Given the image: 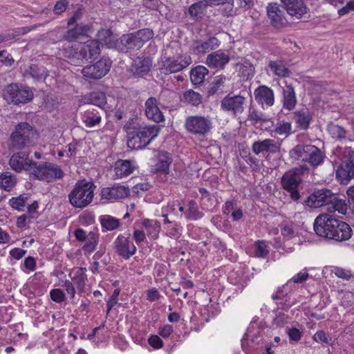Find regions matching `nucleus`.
<instances>
[{"label": "nucleus", "instance_id": "29", "mask_svg": "<svg viewBox=\"0 0 354 354\" xmlns=\"http://www.w3.org/2000/svg\"><path fill=\"white\" fill-rule=\"evenodd\" d=\"M82 120L86 127L92 128L100 124L102 115L98 109H88L82 113Z\"/></svg>", "mask_w": 354, "mask_h": 354}, {"label": "nucleus", "instance_id": "15", "mask_svg": "<svg viewBox=\"0 0 354 354\" xmlns=\"http://www.w3.org/2000/svg\"><path fill=\"white\" fill-rule=\"evenodd\" d=\"M246 98L241 95H227L221 102V109L233 116L241 115L244 111Z\"/></svg>", "mask_w": 354, "mask_h": 354}, {"label": "nucleus", "instance_id": "5", "mask_svg": "<svg viewBox=\"0 0 354 354\" xmlns=\"http://www.w3.org/2000/svg\"><path fill=\"white\" fill-rule=\"evenodd\" d=\"M96 186L92 181L86 179L78 180L68 194L70 204L75 207L83 209L93 201Z\"/></svg>", "mask_w": 354, "mask_h": 354}, {"label": "nucleus", "instance_id": "64", "mask_svg": "<svg viewBox=\"0 0 354 354\" xmlns=\"http://www.w3.org/2000/svg\"><path fill=\"white\" fill-rule=\"evenodd\" d=\"M346 194L348 196V202L349 204V207L352 210L353 213L354 214V185L350 187L348 189Z\"/></svg>", "mask_w": 354, "mask_h": 354}, {"label": "nucleus", "instance_id": "45", "mask_svg": "<svg viewBox=\"0 0 354 354\" xmlns=\"http://www.w3.org/2000/svg\"><path fill=\"white\" fill-rule=\"evenodd\" d=\"M100 223L103 227L109 231L117 229L120 225L119 219L110 215L102 216L100 217Z\"/></svg>", "mask_w": 354, "mask_h": 354}, {"label": "nucleus", "instance_id": "14", "mask_svg": "<svg viewBox=\"0 0 354 354\" xmlns=\"http://www.w3.org/2000/svg\"><path fill=\"white\" fill-rule=\"evenodd\" d=\"M62 55L66 58L71 64L77 66L84 63L88 59L82 44L67 43L62 46L60 49Z\"/></svg>", "mask_w": 354, "mask_h": 354}, {"label": "nucleus", "instance_id": "20", "mask_svg": "<svg viewBox=\"0 0 354 354\" xmlns=\"http://www.w3.org/2000/svg\"><path fill=\"white\" fill-rule=\"evenodd\" d=\"M113 246L116 253L124 259H129L137 251L136 245L129 237L120 234L114 241Z\"/></svg>", "mask_w": 354, "mask_h": 354}, {"label": "nucleus", "instance_id": "61", "mask_svg": "<svg viewBox=\"0 0 354 354\" xmlns=\"http://www.w3.org/2000/svg\"><path fill=\"white\" fill-rule=\"evenodd\" d=\"M68 5V1L67 0L58 1L54 6V12L56 15H60L63 13L66 10Z\"/></svg>", "mask_w": 354, "mask_h": 354}, {"label": "nucleus", "instance_id": "59", "mask_svg": "<svg viewBox=\"0 0 354 354\" xmlns=\"http://www.w3.org/2000/svg\"><path fill=\"white\" fill-rule=\"evenodd\" d=\"M246 162L250 166L253 171H259L261 169V161L252 156H248L245 159Z\"/></svg>", "mask_w": 354, "mask_h": 354}, {"label": "nucleus", "instance_id": "57", "mask_svg": "<svg viewBox=\"0 0 354 354\" xmlns=\"http://www.w3.org/2000/svg\"><path fill=\"white\" fill-rule=\"evenodd\" d=\"M309 277V274L307 272H300L297 273L295 276H294L291 279H290L286 286H288L292 282L295 283H300L305 281Z\"/></svg>", "mask_w": 354, "mask_h": 354}, {"label": "nucleus", "instance_id": "21", "mask_svg": "<svg viewBox=\"0 0 354 354\" xmlns=\"http://www.w3.org/2000/svg\"><path fill=\"white\" fill-rule=\"evenodd\" d=\"M288 14L296 19H301L307 13L308 8L303 0H281Z\"/></svg>", "mask_w": 354, "mask_h": 354}, {"label": "nucleus", "instance_id": "49", "mask_svg": "<svg viewBox=\"0 0 354 354\" xmlns=\"http://www.w3.org/2000/svg\"><path fill=\"white\" fill-rule=\"evenodd\" d=\"M170 164L169 153L167 152L161 153L158 155V162L156 165V169L158 171L167 172Z\"/></svg>", "mask_w": 354, "mask_h": 354}, {"label": "nucleus", "instance_id": "53", "mask_svg": "<svg viewBox=\"0 0 354 354\" xmlns=\"http://www.w3.org/2000/svg\"><path fill=\"white\" fill-rule=\"evenodd\" d=\"M248 120L254 124L263 123L268 120L265 114L255 109L250 110L248 115Z\"/></svg>", "mask_w": 354, "mask_h": 354}, {"label": "nucleus", "instance_id": "24", "mask_svg": "<svg viewBox=\"0 0 354 354\" xmlns=\"http://www.w3.org/2000/svg\"><path fill=\"white\" fill-rule=\"evenodd\" d=\"M255 100L262 105L266 104L268 106H271L274 102V95L273 91L265 86H259L255 89L254 92Z\"/></svg>", "mask_w": 354, "mask_h": 354}, {"label": "nucleus", "instance_id": "62", "mask_svg": "<svg viewBox=\"0 0 354 354\" xmlns=\"http://www.w3.org/2000/svg\"><path fill=\"white\" fill-rule=\"evenodd\" d=\"M147 299L150 301H158L160 297L159 291L156 288L149 289L147 292Z\"/></svg>", "mask_w": 354, "mask_h": 354}, {"label": "nucleus", "instance_id": "16", "mask_svg": "<svg viewBox=\"0 0 354 354\" xmlns=\"http://www.w3.org/2000/svg\"><path fill=\"white\" fill-rule=\"evenodd\" d=\"M29 153L26 150L14 153L9 160L11 169L18 173L24 170L30 174L35 162L29 158Z\"/></svg>", "mask_w": 354, "mask_h": 354}, {"label": "nucleus", "instance_id": "9", "mask_svg": "<svg viewBox=\"0 0 354 354\" xmlns=\"http://www.w3.org/2000/svg\"><path fill=\"white\" fill-rule=\"evenodd\" d=\"M308 171L307 165H302L299 167H295L286 171L281 178L282 187L290 193L291 198L294 201H297L300 197L297 187L302 180L303 174Z\"/></svg>", "mask_w": 354, "mask_h": 354}, {"label": "nucleus", "instance_id": "18", "mask_svg": "<svg viewBox=\"0 0 354 354\" xmlns=\"http://www.w3.org/2000/svg\"><path fill=\"white\" fill-rule=\"evenodd\" d=\"M130 194L129 187L120 184H115L112 187H103L101 189V200L106 202H113L116 200L125 198Z\"/></svg>", "mask_w": 354, "mask_h": 354}, {"label": "nucleus", "instance_id": "33", "mask_svg": "<svg viewBox=\"0 0 354 354\" xmlns=\"http://www.w3.org/2000/svg\"><path fill=\"white\" fill-rule=\"evenodd\" d=\"M294 120L301 129L306 130L309 127L312 116L308 110L302 109L294 113Z\"/></svg>", "mask_w": 354, "mask_h": 354}, {"label": "nucleus", "instance_id": "55", "mask_svg": "<svg viewBox=\"0 0 354 354\" xmlns=\"http://www.w3.org/2000/svg\"><path fill=\"white\" fill-rule=\"evenodd\" d=\"M182 227L176 223L167 230V235L170 238L178 239L181 236Z\"/></svg>", "mask_w": 354, "mask_h": 354}, {"label": "nucleus", "instance_id": "39", "mask_svg": "<svg viewBox=\"0 0 354 354\" xmlns=\"http://www.w3.org/2000/svg\"><path fill=\"white\" fill-rule=\"evenodd\" d=\"M332 201H333L328 204V207L326 208L327 212L329 213L338 212L342 214H345L346 213L347 204L344 200L338 198L334 194V200Z\"/></svg>", "mask_w": 354, "mask_h": 354}, {"label": "nucleus", "instance_id": "17", "mask_svg": "<svg viewBox=\"0 0 354 354\" xmlns=\"http://www.w3.org/2000/svg\"><path fill=\"white\" fill-rule=\"evenodd\" d=\"M332 200H334V194L328 189H322L309 196L305 202L308 206L313 208L322 206L328 207Z\"/></svg>", "mask_w": 354, "mask_h": 354}, {"label": "nucleus", "instance_id": "60", "mask_svg": "<svg viewBox=\"0 0 354 354\" xmlns=\"http://www.w3.org/2000/svg\"><path fill=\"white\" fill-rule=\"evenodd\" d=\"M148 342L149 345L156 349L160 348L163 346L162 340L156 335H151Z\"/></svg>", "mask_w": 354, "mask_h": 354}, {"label": "nucleus", "instance_id": "37", "mask_svg": "<svg viewBox=\"0 0 354 354\" xmlns=\"http://www.w3.org/2000/svg\"><path fill=\"white\" fill-rule=\"evenodd\" d=\"M17 184V177L11 172L6 171L0 176V187L5 191H10Z\"/></svg>", "mask_w": 354, "mask_h": 354}, {"label": "nucleus", "instance_id": "23", "mask_svg": "<svg viewBox=\"0 0 354 354\" xmlns=\"http://www.w3.org/2000/svg\"><path fill=\"white\" fill-rule=\"evenodd\" d=\"M267 14L272 24L276 26L287 23L283 10L277 3H270L268 5Z\"/></svg>", "mask_w": 354, "mask_h": 354}, {"label": "nucleus", "instance_id": "25", "mask_svg": "<svg viewBox=\"0 0 354 354\" xmlns=\"http://www.w3.org/2000/svg\"><path fill=\"white\" fill-rule=\"evenodd\" d=\"M146 116L157 123L164 121V115L157 104L155 97H151L145 102Z\"/></svg>", "mask_w": 354, "mask_h": 354}, {"label": "nucleus", "instance_id": "51", "mask_svg": "<svg viewBox=\"0 0 354 354\" xmlns=\"http://www.w3.org/2000/svg\"><path fill=\"white\" fill-rule=\"evenodd\" d=\"M86 275L82 270L77 271L72 278V282L79 291H83L86 285Z\"/></svg>", "mask_w": 354, "mask_h": 354}, {"label": "nucleus", "instance_id": "63", "mask_svg": "<svg viewBox=\"0 0 354 354\" xmlns=\"http://www.w3.org/2000/svg\"><path fill=\"white\" fill-rule=\"evenodd\" d=\"M63 286L64 287L67 293L70 295L71 299H73L75 298L76 290L73 282L70 280H65L64 281Z\"/></svg>", "mask_w": 354, "mask_h": 354}, {"label": "nucleus", "instance_id": "42", "mask_svg": "<svg viewBox=\"0 0 354 354\" xmlns=\"http://www.w3.org/2000/svg\"><path fill=\"white\" fill-rule=\"evenodd\" d=\"M327 131L330 136L336 140H342L346 138V131L343 127L333 122H330L327 126Z\"/></svg>", "mask_w": 354, "mask_h": 354}, {"label": "nucleus", "instance_id": "58", "mask_svg": "<svg viewBox=\"0 0 354 354\" xmlns=\"http://www.w3.org/2000/svg\"><path fill=\"white\" fill-rule=\"evenodd\" d=\"M281 232L283 236L287 239H290L294 236L295 230L292 223H287L281 225Z\"/></svg>", "mask_w": 354, "mask_h": 354}, {"label": "nucleus", "instance_id": "56", "mask_svg": "<svg viewBox=\"0 0 354 354\" xmlns=\"http://www.w3.org/2000/svg\"><path fill=\"white\" fill-rule=\"evenodd\" d=\"M275 132L279 135H288L291 132V124L290 122H279L275 129Z\"/></svg>", "mask_w": 354, "mask_h": 354}, {"label": "nucleus", "instance_id": "47", "mask_svg": "<svg viewBox=\"0 0 354 354\" xmlns=\"http://www.w3.org/2000/svg\"><path fill=\"white\" fill-rule=\"evenodd\" d=\"M185 217L189 220H197L202 217V213L198 210L197 203L193 200L188 202Z\"/></svg>", "mask_w": 354, "mask_h": 354}, {"label": "nucleus", "instance_id": "50", "mask_svg": "<svg viewBox=\"0 0 354 354\" xmlns=\"http://www.w3.org/2000/svg\"><path fill=\"white\" fill-rule=\"evenodd\" d=\"M269 254V249L264 241L259 240L255 243L254 256L259 258H266Z\"/></svg>", "mask_w": 354, "mask_h": 354}, {"label": "nucleus", "instance_id": "28", "mask_svg": "<svg viewBox=\"0 0 354 354\" xmlns=\"http://www.w3.org/2000/svg\"><path fill=\"white\" fill-rule=\"evenodd\" d=\"M229 62V56L221 51H216L208 55L206 60L209 67L216 68H223Z\"/></svg>", "mask_w": 354, "mask_h": 354}, {"label": "nucleus", "instance_id": "52", "mask_svg": "<svg viewBox=\"0 0 354 354\" xmlns=\"http://www.w3.org/2000/svg\"><path fill=\"white\" fill-rule=\"evenodd\" d=\"M28 199V196L23 194L18 197H13L9 201L10 206L17 210H22L23 207L26 205Z\"/></svg>", "mask_w": 354, "mask_h": 354}, {"label": "nucleus", "instance_id": "8", "mask_svg": "<svg viewBox=\"0 0 354 354\" xmlns=\"http://www.w3.org/2000/svg\"><path fill=\"white\" fill-rule=\"evenodd\" d=\"M30 175L37 180L50 183L63 178L64 173L56 164L41 162L39 164L35 162Z\"/></svg>", "mask_w": 354, "mask_h": 354}, {"label": "nucleus", "instance_id": "3", "mask_svg": "<svg viewBox=\"0 0 354 354\" xmlns=\"http://www.w3.org/2000/svg\"><path fill=\"white\" fill-rule=\"evenodd\" d=\"M37 131L28 122H20L11 133L9 141V149L11 151L24 149L35 145V139L37 138Z\"/></svg>", "mask_w": 354, "mask_h": 354}, {"label": "nucleus", "instance_id": "19", "mask_svg": "<svg viewBox=\"0 0 354 354\" xmlns=\"http://www.w3.org/2000/svg\"><path fill=\"white\" fill-rule=\"evenodd\" d=\"M74 236L78 241H85L84 245L82 246L84 252L91 254L96 250L99 242L98 234L93 232H89L86 234L83 229L77 228L74 232Z\"/></svg>", "mask_w": 354, "mask_h": 354}, {"label": "nucleus", "instance_id": "41", "mask_svg": "<svg viewBox=\"0 0 354 354\" xmlns=\"http://www.w3.org/2000/svg\"><path fill=\"white\" fill-rule=\"evenodd\" d=\"M88 103L93 104L99 107L101 112L103 111L102 106L106 102V95L102 92H93L86 97Z\"/></svg>", "mask_w": 354, "mask_h": 354}, {"label": "nucleus", "instance_id": "54", "mask_svg": "<svg viewBox=\"0 0 354 354\" xmlns=\"http://www.w3.org/2000/svg\"><path fill=\"white\" fill-rule=\"evenodd\" d=\"M50 299L58 304L64 301L66 299L64 292L60 288L52 289L50 292Z\"/></svg>", "mask_w": 354, "mask_h": 354}, {"label": "nucleus", "instance_id": "13", "mask_svg": "<svg viewBox=\"0 0 354 354\" xmlns=\"http://www.w3.org/2000/svg\"><path fill=\"white\" fill-rule=\"evenodd\" d=\"M111 65V60L103 57L93 64L84 67L82 74L86 79L99 80L108 73Z\"/></svg>", "mask_w": 354, "mask_h": 354}, {"label": "nucleus", "instance_id": "10", "mask_svg": "<svg viewBox=\"0 0 354 354\" xmlns=\"http://www.w3.org/2000/svg\"><path fill=\"white\" fill-rule=\"evenodd\" d=\"M3 95L6 101L18 105L31 101L33 98V92L28 86L12 83L6 87Z\"/></svg>", "mask_w": 354, "mask_h": 354}, {"label": "nucleus", "instance_id": "31", "mask_svg": "<svg viewBox=\"0 0 354 354\" xmlns=\"http://www.w3.org/2000/svg\"><path fill=\"white\" fill-rule=\"evenodd\" d=\"M268 66L273 75L279 77H286L291 75V71L283 60H271L269 62Z\"/></svg>", "mask_w": 354, "mask_h": 354}, {"label": "nucleus", "instance_id": "27", "mask_svg": "<svg viewBox=\"0 0 354 354\" xmlns=\"http://www.w3.org/2000/svg\"><path fill=\"white\" fill-rule=\"evenodd\" d=\"M220 45L218 39L212 37L206 41H196L193 46L194 51L196 54H205L210 50H212Z\"/></svg>", "mask_w": 354, "mask_h": 354}, {"label": "nucleus", "instance_id": "48", "mask_svg": "<svg viewBox=\"0 0 354 354\" xmlns=\"http://www.w3.org/2000/svg\"><path fill=\"white\" fill-rule=\"evenodd\" d=\"M142 226L147 230L149 235L153 237L158 236L160 227L156 221L145 218L142 221Z\"/></svg>", "mask_w": 354, "mask_h": 354}, {"label": "nucleus", "instance_id": "4", "mask_svg": "<svg viewBox=\"0 0 354 354\" xmlns=\"http://www.w3.org/2000/svg\"><path fill=\"white\" fill-rule=\"evenodd\" d=\"M153 32L149 28L140 29L136 32L123 35L116 41L115 48L122 53H131L140 49L145 43L150 40Z\"/></svg>", "mask_w": 354, "mask_h": 354}, {"label": "nucleus", "instance_id": "36", "mask_svg": "<svg viewBox=\"0 0 354 354\" xmlns=\"http://www.w3.org/2000/svg\"><path fill=\"white\" fill-rule=\"evenodd\" d=\"M151 61L149 58H144L137 61L132 66V71L138 77L142 76L150 71Z\"/></svg>", "mask_w": 354, "mask_h": 354}, {"label": "nucleus", "instance_id": "1", "mask_svg": "<svg viewBox=\"0 0 354 354\" xmlns=\"http://www.w3.org/2000/svg\"><path fill=\"white\" fill-rule=\"evenodd\" d=\"M313 227L318 236L337 241L348 240L352 236L350 225L330 214H322L317 216Z\"/></svg>", "mask_w": 354, "mask_h": 354}, {"label": "nucleus", "instance_id": "35", "mask_svg": "<svg viewBox=\"0 0 354 354\" xmlns=\"http://www.w3.org/2000/svg\"><path fill=\"white\" fill-rule=\"evenodd\" d=\"M208 6H210L209 0H201L189 8V13L194 18H201Z\"/></svg>", "mask_w": 354, "mask_h": 354}, {"label": "nucleus", "instance_id": "7", "mask_svg": "<svg viewBox=\"0 0 354 354\" xmlns=\"http://www.w3.org/2000/svg\"><path fill=\"white\" fill-rule=\"evenodd\" d=\"M174 48L166 50L163 57L162 70L165 74L175 73L187 68L192 62L189 55L178 53H174Z\"/></svg>", "mask_w": 354, "mask_h": 354}, {"label": "nucleus", "instance_id": "6", "mask_svg": "<svg viewBox=\"0 0 354 354\" xmlns=\"http://www.w3.org/2000/svg\"><path fill=\"white\" fill-rule=\"evenodd\" d=\"M159 127L157 125L133 127L127 135L128 147L140 149L146 147L158 135Z\"/></svg>", "mask_w": 354, "mask_h": 354}, {"label": "nucleus", "instance_id": "43", "mask_svg": "<svg viewBox=\"0 0 354 354\" xmlns=\"http://www.w3.org/2000/svg\"><path fill=\"white\" fill-rule=\"evenodd\" d=\"M26 75H30L33 79L40 80L45 79L48 76L47 71L44 66L37 65H31L26 71Z\"/></svg>", "mask_w": 354, "mask_h": 354}, {"label": "nucleus", "instance_id": "38", "mask_svg": "<svg viewBox=\"0 0 354 354\" xmlns=\"http://www.w3.org/2000/svg\"><path fill=\"white\" fill-rule=\"evenodd\" d=\"M97 39L102 44L109 48L115 47L116 41L113 32L109 29H102L98 31Z\"/></svg>", "mask_w": 354, "mask_h": 354}, {"label": "nucleus", "instance_id": "30", "mask_svg": "<svg viewBox=\"0 0 354 354\" xmlns=\"http://www.w3.org/2000/svg\"><path fill=\"white\" fill-rule=\"evenodd\" d=\"M297 103L294 88L288 84L283 87V106L288 111L292 110Z\"/></svg>", "mask_w": 354, "mask_h": 354}, {"label": "nucleus", "instance_id": "32", "mask_svg": "<svg viewBox=\"0 0 354 354\" xmlns=\"http://www.w3.org/2000/svg\"><path fill=\"white\" fill-rule=\"evenodd\" d=\"M133 170L134 166L131 160H119L115 164V174L119 178L129 176Z\"/></svg>", "mask_w": 354, "mask_h": 354}, {"label": "nucleus", "instance_id": "26", "mask_svg": "<svg viewBox=\"0 0 354 354\" xmlns=\"http://www.w3.org/2000/svg\"><path fill=\"white\" fill-rule=\"evenodd\" d=\"M89 30V26L84 24H76L74 27L70 28L62 36V39L68 43L77 40L81 36L85 35Z\"/></svg>", "mask_w": 354, "mask_h": 354}, {"label": "nucleus", "instance_id": "12", "mask_svg": "<svg viewBox=\"0 0 354 354\" xmlns=\"http://www.w3.org/2000/svg\"><path fill=\"white\" fill-rule=\"evenodd\" d=\"M185 127L191 134L203 137L211 131L213 125L209 116L196 115L186 118Z\"/></svg>", "mask_w": 354, "mask_h": 354}, {"label": "nucleus", "instance_id": "22", "mask_svg": "<svg viewBox=\"0 0 354 354\" xmlns=\"http://www.w3.org/2000/svg\"><path fill=\"white\" fill-rule=\"evenodd\" d=\"M252 151L256 155L264 153L269 155L277 153L279 151V147L274 140L265 139L254 142L252 145Z\"/></svg>", "mask_w": 354, "mask_h": 354}, {"label": "nucleus", "instance_id": "40", "mask_svg": "<svg viewBox=\"0 0 354 354\" xmlns=\"http://www.w3.org/2000/svg\"><path fill=\"white\" fill-rule=\"evenodd\" d=\"M82 46L88 55V58H93L100 53L99 41L97 40H89L82 44Z\"/></svg>", "mask_w": 354, "mask_h": 354}, {"label": "nucleus", "instance_id": "46", "mask_svg": "<svg viewBox=\"0 0 354 354\" xmlns=\"http://www.w3.org/2000/svg\"><path fill=\"white\" fill-rule=\"evenodd\" d=\"M210 6H225L222 10L224 16L229 17L232 15L234 8V0H209Z\"/></svg>", "mask_w": 354, "mask_h": 354}, {"label": "nucleus", "instance_id": "34", "mask_svg": "<svg viewBox=\"0 0 354 354\" xmlns=\"http://www.w3.org/2000/svg\"><path fill=\"white\" fill-rule=\"evenodd\" d=\"M208 74V70L203 66H197L190 71V80L193 84L200 85Z\"/></svg>", "mask_w": 354, "mask_h": 354}, {"label": "nucleus", "instance_id": "2", "mask_svg": "<svg viewBox=\"0 0 354 354\" xmlns=\"http://www.w3.org/2000/svg\"><path fill=\"white\" fill-rule=\"evenodd\" d=\"M289 156L292 163L308 162L313 167L322 165L326 158L324 151L312 145H297L289 151Z\"/></svg>", "mask_w": 354, "mask_h": 354}, {"label": "nucleus", "instance_id": "44", "mask_svg": "<svg viewBox=\"0 0 354 354\" xmlns=\"http://www.w3.org/2000/svg\"><path fill=\"white\" fill-rule=\"evenodd\" d=\"M183 101L193 106H198L202 102V95L192 89L183 93Z\"/></svg>", "mask_w": 354, "mask_h": 354}, {"label": "nucleus", "instance_id": "11", "mask_svg": "<svg viewBox=\"0 0 354 354\" xmlns=\"http://www.w3.org/2000/svg\"><path fill=\"white\" fill-rule=\"evenodd\" d=\"M336 177L342 184H347L354 178V149L351 147L344 148Z\"/></svg>", "mask_w": 354, "mask_h": 354}]
</instances>
